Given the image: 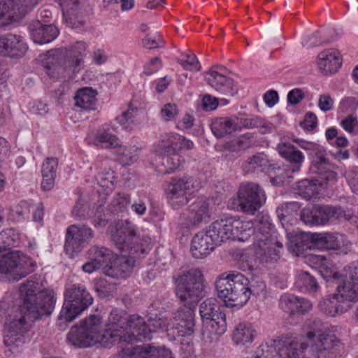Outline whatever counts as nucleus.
Returning a JSON list of instances; mask_svg holds the SVG:
<instances>
[{
	"instance_id": "nucleus-1",
	"label": "nucleus",
	"mask_w": 358,
	"mask_h": 358,
	"mask_svg": "<svg viewBox=\"0 0 358 358\" xmlns=\"http://www.w3.org/2000/svg\"><path fill=\"white\" fill-rule=\"evenodd\" d=\"M252 234L255 253L261 262H273L280 258L283 244L271 223H258L254 227L250 222L228 215L214 221L205 232L196 234L192 240L191 251L195 258H202L226 240L245 241Z\"/></svg>"
},
{
	"instance_id": "nucleus-2",
	"label": "nucleus",
	"mask_w": 358,
	"mask_h": 358,
	"mask_svg": "<svg viewBox=\"0 0 358 358\" xmlns=\"http://www.w3.org/2000/svg\"><path fill=\"white\" fill-rule=\"evenodd\" d=\"M19 292L20 306L33 321L53 312L57 299L52 290L41 291L38 282L27 280L20 287Z\"/></svg>"
},
{
	"instance_id": "nucleus-3",
	"label": "nucleus",
	"mask_w": 358,
	"mask_h": 358,
	"mask_svg": "<svg viewBox=\"0 0 358 358\" xmlns=\"http://www.w3.org/2000/svg\"><path fill=\"white\" fill-rule=\"evenodd\" d=\"M86 55V44L78 41L73 45L70 49L59 48L47 52L43 66L46 74L52 79L57 78L59 66L64 69H69L73 73L79 72L84 64V58Z\"/></svg>"
},
{
	"instance_id": "nucleus-4",
	"label": "nucleus",
	"mask_w": 358,
	"mask_h": 358,
	"mask_svg": "<svg viewBox=\"0 0 358 358\" xmlns=\"http://www.w3.org/2000/svg\"><path fill=\"white\" fill-rule=\"evenodd\" d=\"M249 279L243 274L233 271L222 273L215 281L217 295L227 307L241 308L249 301Z\"/></svg>"
},
{
	"instance_id": "nucleus-5",
	"label": "nucleus",
	"mask_w": 358,
	"mask_h": 358,
	"mask_svg": "<svg viewBox=\"0 0 358 358\" xmlns=\"http://www.w3.org/2000/svg\"><path fill=\"white\" fill-rule=\"evenodd\" d=\"M106 328L101 316L90 315L80 326L71 328L67 334V340L72 345L85 348L96 343H110L108 335H106Z\"/></svg>"
},
{
	"instance_id": "nucleus-6",
	"label": "nucleus",
	"mask_w": 358,
	"mask_h": 358,
	"mask_svg": "<svg viewBox=\"0 0 358 358\" xmlns=\"http://www.w3.org/2000/svg\"><path fill=\"white\" fill-rule=\"evenodd\" d=\"M64 297V302L57 318V326L61 330L65 329L67 323L75 320L93 302L92 296L82 284L71 285L66 289Z\"/></svg>"
},
{
	"instance_id": "nucleus-7",
	"label": "nucleus",
	"mask_w": 358,
	"mask_h": 358,
	"mask_svg": "<svg viewBox=\"0 0 358 358\" xmlns=\"http://www.w3.org/2000/svg\"><path fill=\"white\" fill-rule=\"evenodd\" d=\"M310 330L307 338L310 340L312 355L317 358H338L339 341L334 334L328 333L327 327L317 319L309 320Z\"/></svg>"
},
{
	"instance_id": "nucleus-8",
	"label": "nucleus",
	"mask_w": 358,
	"mask_h": 358,
	"mask_svg": "<svg viewBox=\"0 0 358 358\" xmlns=\"http://www.w3.org/2000/svg\"><path fill=\"white\" fill-rule=\"evenodd\" d=\"M33 322L20 306L13 307L8 315V322L5 324L3 336V343L11 353L22 352L24 334L29 331Z\"/></svg>"
},
{
	"instance_id": "nucleus-9",
	"label": "nucleus",
	"mask_w": 358,
	"mask_h": 358,
	"mask_svg": "<svg viewBox=\"0 0 358 358\" xmlns=\"http://www.w3.org/2000/svg\"><path fill=\"white\" fill-rule=\"evenodd\" d=\"M215 298H208L199 306V313L203 322L202 334L210 342L217 341L227 331L226 315Z\"/></svg>"
},
{
	"instance_id": "nucleus-10",
	"label": "nucleus",
	"mask_w": 358,
	"mask_h": 358,
	"mask_svg": "<svg viewBox=\"0 0 358 358\" xmlns=\"http://www.w3.org/2000/svg\"><path fill=\"white\" fill-rule=\"evenodd\" d=\"M175 292L179 299L188 305H194L204 295L203 275L200 270L182 271L173 278Z\"/></svg>"
},
{
	"instance_id": "nucleus-11",
	"label": "nucleus",
	"mask_w": 358,
	"mask_h": 358,
	"mask_svg": "<svg viewBox=\"0 0 358 358\" xmlns=\"http://www.w3.org/2000/svg\"><path fill=\"white\" fill-rule=\"evenodd\" d=\"M201 182L191 176L173 177L164 185V192L170 204L174 209L185 206L189 201L188 195H192L201 188Z\"/></svg>"
},
{
	"instance_id": "nucleus-12",
	"label": "nucleus",
	"mask_w": 358,
	"mask_h": 358,
	"mask_svg": "<svg viewBox=\"0 0 358 358\" xmlns=\"http://www.w3.org/2000/svg\"><path fill=\"white\" fill-rule=\"evenodd\" d=\"M35 263L31 258L19 255L17 251L0 255V281H18L34 271Z\"/></svg>"
},
{
	"instance_id": "nucleus-13",
	"label": "nucleus",
	"mask_w": 358,
	"mask_h": 358,
	"mask_svg": "<svg viewBox=\"0 0 358 358\" xmlns=\"http://www.w3.org/2000/svg\"><path fill=\"white\" fill-rule=\"evenodd\" d=\"M278 151L280 155L290 164L288 169H278L280 172L271 179V182L275 185H283L290 182L292 178L291 173L300 171L302 164L304 162V155L290 143H281L278 145Z\"/></svg>"
},
{
	"instance_id": "nucleus-14",
	"label": "nucleus",
	"mask_w": 358,
	"mask_h": 358,
	"mask_svg": "<svg viewBox=\"0 0 358 358\" xmlns=\"http://www.w3.org/2000/svg\"><path fill=\"white\" fill-rule=\"evenodd\" d=\"M132 315L127 314L117 309L113 310L106 324V335H108L110 343L120 341L131 343L134 341L133 330L130 327V320Z\"/></svg>"
},
{
	"instance_id": "nucleus-15",
	"label": "nucleus",
	"mask_w": 358,
	"mask_h": 358,
	"mask_svg": "<svg viewBox=\"0 0 358 358\" xmlns=\"http://www.w3.org/2000/svg\"><path fill=\"white\" fill-rule=\"evenodd\" d=\"M332 278L337 284L336 291L340 297L348 301H358V262L345 266L342 275L334 273Z\"/></svg>"
},
{
	"instance_id": "nucleus-16",
	"label": "nucleus",
	"mask_w": 358,
	"mask_h": 358,
	"mask_svg": "<svg viewBox=\"0 0 358 358\" xmlns=\"http://www.w3.org/2000/svg\"><path fill=\"white\" fill-rule=\"evenodd\" d=\"M238 200L241 210L254 215L266 202L264 189L257 183H242L238 192Z\"/></svg>"
},
{
	"instance_id": "nucleus-17",
	"label": "nucleus",
	"mask_w": 358,
	"mask_h": 358,
	"mask_svg": "<svg viewBox=\"0 0 358 358\" xmlns=\"http://www.w3.org/2000/svg\"><path fill=\"white\" fill-rule=\"evenodd\" d=\"M94 237L93 230L84 224L69 226L66 231L64 250L71 258L79 254Z\"/></svg>"
},
{
	"instance_id": "nucleus-18",
	"label": "nucleus",
	"mask_w": 358,
	"mask_h": 358,
	"mask_svg": "<svg viewBox=\"0 0 358 358\" xmlns=\"http://www.w3.org/2000/svg\"><path fill=\"white\" fill-rule=\"evenodd\" d=\"M129 322L134 341L137 342L151 339L152 334L162 330L166 324L164 318L158 315L149 316L148 323L141 316L132 315Z\"/></svg>"
},
{
	"instance_id": "nucleus-19",
	"label": "nucleus",
	"mask_w": 358,
	"mask_h": 358,
	"mask_svg": "<svg viewBox=\"0 0 358 358\" xmlns=\"http://www.w3.org/2000/svg\"><path fill=\"white\" fill-rule=\"evenodd\" d=\"M62 7L64 20L71 28H79L85 23L87 5L84 0H57Z\"/></svg>"
},
{
	"instance_id": "nucleus-20",
	"label": "nucleus",
	"mask_w": 358,
	"mask_h": 358,
	"mask_svg": "<svg viewBox=\"0 0 358 358\" xmlns=\"http://www.w3.org/2000/svg\"><path fill=\"white\" fill-rule=\"evenodd\" d=\"M194 305L185 303L174 314L171 324H169L173 334L178 336H190L194 333L195 327L194 313L192 309Z\"/></svg>"
},
{
	"instance_id": "nucleus-21",
	"label": "nucleus",
	"mask_w": 358,
	"mask_h": 358,
	"mask_svg": "<svg viewBox=\"0 0 358 358\" xmlns=\"http://www.w3.org/2000/svg\"><path fill=\"white\" fill-rule=\"evenodd\" d=\"M217 69L224 70L222 66H214L206 73L205 79L215 90L227 96H232L238 92V88L232 78L224 75Z\"/></svg>"
},
{
	"instance_id": "nucleus-22",
	"label": "nucleus",
	"mask_w": 358,
	"mask_h": 358,
	"mask_svg": "<svg viewBox=\"0 0 358 358\" xmlns=\"http://www.w3.org/2000/svg\"><path fill=\"white\" fill-rule=\"evenodd\" d=\"M313 161L310 171L320 178V182L334 183L336 181L337 174L330 170L324 148L320 146L313 154Z\"/></svg>"
},
{
	"instance_id": "nucleus-23",
	"label": "nucleus",
	"mask_w": 358,
	"mask_h": 358,
	"mask_svg": "<svg viewBox=\"0 0 358 358\" xmlns=\"http://www.w3.org/2000/svg\"><path fill=\"white\" fill-rule=\"evenodd\" d=\"M28 47L22 36L7 34L0 36V52L2 55L14 59L22 57Z\"/></svg>"
},
{
	"instance_id": "nucleus-24",
	"label": "nucleus",
	"mask_w": 358,
	"mask_h": 358,
	"mask_svg": "<svg viewBox=\"0 0 358 358\" xmlns=\"http://www.w3.org/2000/svg\"><path fill=\"white\" fill-rule=\"evenodd\" d=\"M111 239L122 252L127 245L131 244L134 240H137L134 226L128 220L118 222L111 230Z\"/></svg>"
},
{
	"instance_id": "nucleus-25",
	"label": "nucleus",
	"mask_w": 358,
	"mask_h": 358,
	"mask_svg": "<svg viewBox=\"0 0 358 358\" xmlns=\"http://www.w3.org/2000/svg\"><path fill=\"white\" fill-rule=\"evenodd\" d=\"M42 0H1L0 1V19L24 15Z\"/></svg>"
},
{
	"instance_id": "nucleus-26",
	"label": "nucleus",
	"mask_w": 358,
	"mask_h": 358,
	"mask_svg": "<svg viewBox=\"0 0 358 358\" xmlns=\"http://www.w3.org/2000/svg\"><path fill=\"white\" fill-rule=\"evenodd\" d=\"M121 356L122 358H172V353L165 348L138 345L124 349Z\"/></svg>"
},
{
	"instance_id": "nucleus-27",
	"label": "nucleus",
	"mask_w": 358,
	"mask_h": 358,
	"mask_svg": "<svg viewBox=\"0 0 358 358\" xmlns=\"http://www.w3.org/2000/svg\"><path fill=\"white\" fill-rule=\"evenodd\" d=\"M30 36L36 43H48L55 40L58 34V29L53 24H44L37 20L29 25Z\"/></svg>"
},
{
	"instance_id": "nucleus-28",
	"label": "nucleus",
	"mask_w": 358,
	"mask_h": 358,
	"mask_svg": "<svg viewBox=\"0 0 358 358\" xmlns=\"http://www.w3.org/2000/svg\"><path fill=\"white\" fill-rule=\"evenodd\" d=\"M308 345L297 338L289 343L280 344L279 355L280 358H317L312 355L310 349L307 352Z\"/></svg>"
},
{
	"instance_id": "nucleus-29",
	"label": "nucleus",
	"mask_w": 358,
	"mask_h": 358,
	"mask_svg": "<svg viewBox=\"0 0 358 358\" xmlns=\"http://www.w3.org/2000/svg\"><path fill=\"white\" fill-rule=\"evenodd\" d=\"M210 201L205 197L198 198L188 207L187 220L192 225L206 222L210 217Z\"/></svg>"
},
{
	"instance_id": "nucleus-30",
	"label": "nucleus",
	"mask_w": 358,
	"mask_h": 358,
	"mask_svg": "<svg viewBox=\"0 0 358 358\" xmlns=\"http://www.w3.org/2000/svg\"><path fill=\"white\" fill-rule=\"evenodd\" d=\"M134 259L125 255L117 257L113 262L106 268L105 275L113 278H126L132 271Z\"/></svg>"
},
{
	"instance_id": "nucleus-31",
	"label": "nucleus",
	"mask_w": 358,
	"mask_h": 358,
	"mask_svg": "<svg viewBox=\"0 0 358 358\" xmlns=\"http://www.w3.org/2000/svg\"><path fill=\"white\" fill-rule=\"evenodd\" d=\"M317 65L320 70L325 75L336 73L341 66L339 53L334 49L321 52L317 56Z\"/></svg>"
},
{
	"instance_id": "nucleus-32",
	"label": "nucleus",
	"mask_w": 358,
	"mask_h": 358,
	"mask_svg": "<svg viewBox=\"0 0 358 358\" xmlns=\"http://www.w3.org/2000/svg\"><path fill=\"white\" fill-rule=\"evenodd\" d=\"M351 303L338 296L336 291L331 298L324 299L320 302V310L328 316L335 317L337 314H341L347 311L351 307Z\"/></svg>"
},
{
	"instance_id": "nucleus-33",
	"label": "nucleus",
	"mask_w": 358,
	"mask_h": 358,
	"mask_svg": "<svg viewBox=\"0 0 358 358\" xmlns=\"http://www.w3.org/2000/svg\"><path fill=\"white\" fill-rule=\"evenodd\" d=\"M57 166L58 159L55 157L47 158L43 163L41 188L44 191H50L53 188Z\"/></svg>"
},
{
	"instance_id": "nucleus-34",
	"label": "nucleus",
	"mask_w": 358,
	"mask_h": 358,
	"mask_svg": "<svg viewBox=\"0 0 358 358\" xmlns=\"http://www.w3.org/2000/svg\"><path fill=\"white\" fill-rule=\"evenodd\" d=\"M257 331L252 324L240 322L234 330L232 339L238 345H248L252 343Z\"/></svg>"
},
{
	"instance_id": "nucleus-35",
	"label": "nucleus",
	"mask_w": 358,
	"mask_h": 358,
	"mask_svg": "<svg viewBox=\"0 0 358 358\" xmlns=\"http://www.w3.org/2000/svg\"><path fill=\"white\" fill-rule=\"evenodd\" d=\"M140 110L130 102L128 108L116 117L117 122L127 131L134 130L140 124Z\"/></svg>"
},
{
	"instance_id": "nucleus-36",
	"label": "nucleus",
	"mask_w": 358,
	"mask_h": 358,
	"mask_svg": "<svg viewBox=\"0 0 358 358\" xmlns=\"http://www.w3.org/2000/svg\"><path fill=\"white\" fill-rule=\"evenodd\" d=\"M343 208L315 205L316 224H324L328 221L341 220Z\"/></svg>"
},
{
	"instance_id": "nucleus-37",
	"label": "nucleus",
	"mask_w": 358,
	"mask_h": 358,
	"mask_svg": "<svg viewBox=\"0 0 358 358\" xmlns=\"http://www.w3.org/2000/svg\"><path fill=\"white\" fill-rule=\"evenodd\" d=\"M320 178L317 176L314 179L301 180L296 184V190L297 194L303 198L310 200L315 198L319 192V186L328 182H320Z\"/></svg>"
},
{
	"instance_id": "nucleus-38",
	"label": "nucleus",
	"mask_w": 358,
	"mask_h": 358,
	"mask_svg": "<svg viewBox=\"0 0 358 358\" xmlns=\"http://www.w3.org/2000/svg\"><path fill=\"white\" fill-rule=\"evenodd\" d=\"M97 93L92 87H84L78 90L75 96V105L85 110H94Z\"/></svg>"
},
{
	"instance_id": "nucleus-39",
	"label": "nucleus",
	"mask_w": 358,
	"mask_h": 358,
	"mask_svg": "<svg viewBox=\"0 0 358 358\" xmlns=\"http://www.w3.org/2000/svg\"><path fill=\"white\" fill-rule=\"evenodd\" d=\"M211 131L217 138H222L227 134L238 129L241 127L231 118L219 117L213 120L211 123Z\"/></svg>"
},
{
	"instance_id": "nucleus-40",
	"label": "nucleus",
	"mask_w": 358,
	"mask_h": 358,
	"mask_svg": "<svg viewBox=\"0 0 358 358\" xmlns=\"http://www.w3.org/2000/svg\"><path fill=\"white\" fill-rule=\"evenodd\" d=\"M157 166L159 171L163 174H169L176 171L180 165V157L178 152L173 153L160 152Z\"/></svg>"
},
{
	"instance_id": "nucleus-41",
	"label": "nucleus",
	"mask_w": 358,
	"mask_h": 358,
	"mask_svg": "<svg viewBox=\"0 0 358 358\" xmlns=\"http://www.w3.org/2000/svg\"><path fill=\"white\" fill-rule=\"evenodd\" d=\"M152 248V239L149 236H143L140 238L137 236V240H134L131 244L127 245L125 250L122 252L128 253L129 257L134 259L148 253Z\"/></svg>"
},
{
	"instance_id": "nucleus-42",
	"label": "nucleus",
	"mask_w": 358,
	"mask_h": 358,
	"mask_svg": "<svg viewBox=\"0 0 358 358\" xmlns=\"http://www.w3.org/2000/svg\"><path fill=\"white\" fill-rule=\"evenodd\" d=\"M271 166L270 162L264 153H257L250 157L243 166L246 173L265 171Z\"/></svg>"
},
{
	"instance_id": "nucleus-43",
	"label": "nucleus",
	"mask_w": 358,
	"mask_h": 358,
	"mask_svg": "<svg viewBox=\"0 0 358 358\" xmlns=\"http://www.w3.org/2000/svg\"><path fill=\"white\" fill-rule=\"evenodd\" d=\"M299 206L297 203L292 202L289 203H282L276 209V214L280 220L282 226L287 230L289 224H292L296 218L294 217V215L297 214Z\"/></svg>"
},
{
	"instance_id": "nucleus-44",
	"label": "nucleus",
	"mask_w": 358,
	"mask_h": 358,
	"mask_svg": "<svg viewBox=\"0 0 358 358\" xmlns=\"http://www.w3.org/2000/svg\"><path fill=\"white\" fill-rule=\"evenodd\" d=\"M90 259H96L102 267V272L105 274L106 268L111 264L113 254L111 250L105 247L93 246L88 250Z\"/></svg>"
},
{
	"instance_id": "nucleus-45",
	"label": "nucleus",
	"mask_w": 358,
	"mask_h": 358,
	"mask_svg": "<svg viewBox=\"0 0 358 358\" xmlns=\"http://www.w3.org/2000/svg\"><path fill=\"white\" fill-rule=\"evenodd\" d=\"M313 244L320 248L329 250H340L341 241L333 234H313L311 236Z\"/></svg>"
},
{
	"instance_id": "nucleus-46",
	"label": "nucleus",
	"mask_w": 358,
	"mask_h": 358,
	"mask_svg": "<svg viewBox=\"0 0 358 358\" xmlns=\"http://www.w3.org/2000/svg\"><path fill=\"white\" fill-rule=\"evenodd\" d=\"M289 341H271L270 342H266L262 343L255 351L254 358H275L277 355H279V345L280 343H287Z\"/></svg>"
},
{
	"instance_id": "nucleus-47",
	"label": "nucleus",
	"mask_w": 358,
	"mask_h": 358,
	"mask_svg": "<svg viewBox=\"0 0 358 358\" xmlns=\"http://www.w3.org/2000/svg\"><path fill=\"white\" fill-rule=\"evenodd\" d=\"M295 284L298 288L310 293H315L320 289L315 278L306 271L299 273Z\"/></svg>"
},
{
	"instance_id": "nucleus-48",
	"label": "nucleus",
	"mask_w": 358,
	"mask_h": 358,
	"mask_svg": "<svg viewBox=\"0 0 358 358\" xmlns=\"http://www.w3.org/2000/svg\"><path fill=\"white\" fill-rule=\"evenodd\" d=\"M114 149H115V153L120 157V159L127 165L133 164L138 159L139 150L136 146L122 145L119 141V145Z\"/></svg>"
},
{
	"instance_id": "nucleus-49",
	"label": "nucleus",
	"mask_w": 358,
	"mask_h": 358,
	"mask_svg": "<svg viewBox=\"0 0 358 358\" xmlns=\"http://www.w3.org/2000/svg\"><path fill=\"white\" fill-rule=\"evenodd\" d=\"M180 139V135L176 134H164L161 135L157 146L159 152L173 153L177 152V141Z\"/></svg>"
},
{
	"instance_id": "nucleus-50",
	"label": "nucleus",
	"mask_w": 358,
	"mask_h": 358,
	"mask_svg": "<svg viewBox=\"0 0 358 358\" xmlns=\"http://www.w3.org/2000/svg\"><path fill=\"white\" fill-rule=\"evenodd\" d=\"M96 180L98 185L106 192V194L111 192L115 188V173L110 169L99 172L96 177Z\"/></svg>"
},
{
	"instance_id": "nucleus-51",
	"label": "nucleus",
	"mask_w": 358,
	"mask_h": 358,
	"mask_svg": "<svg viewBox=\"0 0 358 358\" xmlns=\"http://www.w3.org/2000/svg\"><path fill=\"white\" fill-rule=\"evenodd\" d=\"M119 141L115 135L103 131L96 134L94 144L105 149H114L119 145Z\"/></svg>"
},
{
	"instance_id": "nucleus-52",
	"label": "nucleus",
	"mask_w": 358,
	"mask_h": 358,
	"mask_svg": "<svg viewBox=\"0 0 358 358\" xmlns=\"http://www.w3.org/2000/svg\"><path fill=\"white\" fill-rule=\"evenodd\" d=\"M131 203V198L126 193H118L114 196L110 203V210L113 213L124 212Z\"/></svg>"
},
{
	"instance_id": "nucleus-53",
	"label": "nucleus",
	"mask_w": 358,
	"mask_h": 358,
	"mask_svg": "<svg viewBox=\"0 0 358 358\" xmlns=\"http://www.w3.org/2000/svg\"><path fill=\"white\" fill-rule=\"evenodd\" d=\"M241 127L248 129L261 128L263 129L262 134H266L271 131L272 124L267 122L264 120L259 117H252L243 119L241 121Z\"/></svg>"
},
{
	"instance_id": "nucleus-54",
	"label": "nucleus",
	"mask_w": 358,
	"mask_h": 358,
	"mask_svg": "<svg viewBox=\"0 0 358 358\" xmlns=\"http://www.w3.org/2000/svg\"><path fill=\"white\" fill-rule=\"evenodd\" d=\"M298 296L291 294L282 295L279 300V306L283 311L294 314L297 308Z\"/></svg>"
},
{
	"instance_id": "nucleus-55",
	"label": "nucleus",
	"mask_w": 358,
	"mask_h": 358,
	"mask_svg": "<svg viewBox=\"0 0 358 358\" xmlns=\"http://www.w3.org/2000/svg\"><path fill=\"white\" fill-rule=\"evenodd\" d=\"M29 208L25 201H21L10 210V218L17 222H22L29 218Z\"/></svg>"
},
{
	"instance_id": "nucleus-56",
	"label": "nucleus",
	"mask_w": 358,
	"mask_h": 358,
	"mask_svg": "<svg viewBox=\"0 0 358 358\" xmlns=\"http://www.w3.org/2000/svg\"><path fill=\"white\" fill-rule=\"evenodd\" d=\"M177 62L182 66L185 70L198 71L201 69V65L196 57L193 54H182Z\"/></svg>"
},
{
	"instance_id": "nucleus-57",
	"label": "nucleus",
	"mask_w": 358,
	"mask_h": 358,
	"mask_svg": "<svg viewBox=\"0 0 358 358\" xmlns=\"http://www.w3.org/2000/svg\"><path fill=\"white\" fill-rule=\"evenodd\" d=\"M95 289L101 298H105L116 289L115 283L104 278H99L95 284Z\"/></svg>"
},
{
	"instance_id": "nucleus-58",
	"label": "nucleus",
	"mask_w": 358,
	"mask_h": 358,
	"mask_svg": "<svg viewBox=\"0 0 358 358\" xmlns=\"http://www.w3.org/2000/svg\"><path fill=\"white\" fill-rule=\"evenodd\" d=\"M13 229H6L0 232V252L15 246L16 241Z\"/></svg>"
},
{
	"instance_id": "nucleus-59",
	"label": "nucleus",
	"mask_w": 358,
	"mask_h": 358,
	"mask_svg": "<svg viewBox=\"0 0 358 358\" xmlns=\"http://www.w3.org/2000/svg\"><path fill=\"white\" fill-rule=\"evenodd\" d=\"M248 285L249 299L251 295L257 296L261 294L265 295L266 293V286L262 280H252L251 282L249 280Z\"/></svg>"
},
{
	"instance_id": "nucleus-60",
	"label": "nucleus",
	"mask_w": 358,
	"mask_h": 358,
	"mask_svg": "<svg viewBox=\"0 0 358 358\" xmlns=\"http://www.w3.org/2000/svg\"><path fill=\"white\" fill-rule=\"evenodd\" d=\"M178 112L177 106L170 103L165 104L161 110L162 119L166 122L173 120L178 115Z\"/></svg>"
},
{
	"instance_id": "nucleus-61",
	"label": "nucleus",
	"mask_w": 358,
	"mask_h": 358,
	"mask_svg": "<svg viewBox=\"0 0 358 358\" xmlns=\"http://www.w3.org/2000/svg\"><path fill=\"white\" fill-rule=\"evenodd\" d=\"M301 219L306 224H316L315 205L303 209Z\"/></svg>"
},
{
	"instance_id": "nucleus-62",
	"label": "nucleus",
	"mask_w": 358,
	"mask_h": 358,
	"mask_svg": "<svg viewBox=\"0 0 358 358\" xmlns=\"http://www.w3.org/2000/svg\"><path fill=\"white\" fill-rule=\"evenodd\" d=\"M334 100L329 94H321L318 99V106L323 112H327L333 108Z\"/></svg>"
},
{
	"instance_id": "nucleus-63",
	"label": "nucleus",
	"mask_w": 358,
	"mask_h": 358,
	"mask_svg": "<svg viewBox=\"0 0 358 358\" xmlns=\"http://www.w3.org/2000/svg\"><path fill=\"white\" fill-rule=\"evenodd\" d=\"M201 106L204 110L212 111L217 107L218 100L210 94H206L203 97Z\"/></svg>"
},
{
	"instance_id": "nucleus-64",
	"label": "nucleus",
	"mask_w": 358,
	"mask_h": 358,
	"mask_svg": "<svg viewBox=\"0 0 358 358\" xmlns=\"http://www.w3.org/2000/svg\"><path fill=\"white\" fill-rule=\"evenodd\" d=\"M162 42L159 36H152L147 34L142 41L143 47L148 49H153L160 47V43Z\"/></svg>"
}]
</instances>
